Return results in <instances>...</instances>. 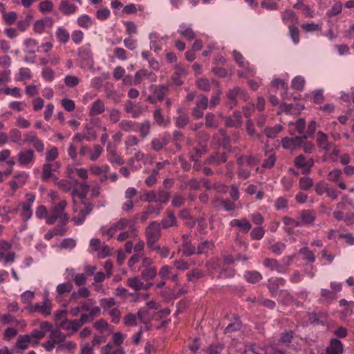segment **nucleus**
<instances>
[{
    "label": "nucleus",
    "instance_id": "nucleus-1",
    "mask_svg": "<svg viewBox=\"0 0 354 354\" xmlns=\"http://www.w3.org/2000/svg\"><path fill=\"white\" fill-rule=\"evenodd\" d=\"M67 202L65 200L60 201L55 204L46 218V223L48 225L54 224L59 221L62 225H66L69 221V216L65 212Z\"/></svg>",
    "mask_w": 354,
    "mask_h": 354
},
{
    "label": "nucleus",
    "instance_id": "nucleus-2",
    "mask_svg": "<svg viewBox=\"0 0 354 354\" xmlns=\"http://www.w3.org/2000/svg\"><path fill=\"white\" fill-rule=\"evenodd\" d=\"M92 209L93 206L88 202H84L83 203L77 204V203L75 201L73 210L75 212H79L80 215L73 218L72 220L76 225H82L84 223L86 216L92 211Z\"/></svg>",
    "mask_w": 354,
    "mask_h": 354
},
{
    "label": "nucleus",
    "instance_id": "nucleus-3",
    "mask_svg": "<svg viewBox=\"0 0 354 354\" xmlns=\"http://www.w3.org/2000/svg\"><path fill=\"white\" fill-rule=\"evenodd\" d=\"M53 310L52 301L48 298L47 295L44 297L41 304H35L30 306L29 310L31 313L38 312L44 317H48L51 315Z\"/></svg>",
    "mask_w": 354,
    "mask_h": 354
},
{
    "label": "nucleus",
    "instance_id": "nucleus-4",
    "mask_svg": "<svg viewBox=\"0 0 354 354\" xmlns=\"http://www.w3.org/2000/svg\"><path fill=\"white\" fill-rule=\"evenodd\" d=\"M146 243L158 241L161 236L160 224L153 221L145 229Z\"/></svg>",
    "mask_w": 354,
    "mask_h": 354
},
{
    "label": "nucleus",
    "instance_id": "nucleus-5",
    "mask_svg": "<svg viewBox=\"0 0 354 354\" xmlns=\"http://www.w3.org/2000/svg\"><path fill=\"white\" fill-rule=\"evenodd\" d=\"M169 199V192L162 189L157 192L150 191L145 193V201L149 203H167Z\"/></svg>",
    "mask_w": 354,
    "mask_h": 354
},
{
    "label": "nucleus",
    "instance_id": "nucleus-6",
    "mask_svg": "<svg viewBox=\"0 0 354 354\" xmlns=\"http://www.w3.org/2000/svg\"><path fill=\"white\" fill-rule=\"evenodd\" d=\"M18 162L23 167H30L35 162V155L33 149H25L21 150L18 154Z\"/></svg>",
    "mask_w": 354,
    "mask_h": 354
},
{
    "label": "nucleus",
    "instance_id": "nucleus-7",
    "mask_svg": "<svg viewBox=\"0 0 354 354\" xmlns=\"http://www.w3.org/2000/svg\"><path fill=\"white\" fill-rule=\"evenodd\" d=\"M23 142L32 145L37 153H41L44 151L45 146L44 142L37 137L34 131L27 132L24 135Z\"/></svg>",
    "mask_w": 354,
    "mask_h": 354
},
{
    "label": "nucleus",
    "instance_id": "nucleus-8",
    "mask_svg": "<svg viewBox=\"0 0 354 354\" xmlns=\"http://www.w3.org/2000/svg\"><path fill=\"white\" fill-rule=\"evenodd\" d=\"M26 201L20 204L19 207H21V216L25 221L29 220L32 215V206L35 201V196L32 194H26Z\"/></svg>",
    "mask_w": 354,
    "mask_h": 354
},
{
    "label": "nucleus",
    "instance_id": "nucleus-9",
    "mask_svg": "<svg viewBox=\"0 0 354 354\" xmlns=\"http://www.w3.org/2000/svg\"><path fill=\"white\" fill-rule=\"evenodd\" d=\"M106 157L107 160L112 165H122L124 163L123 158L118 154L116 146L111 143H108L106 145Z\"/></svg>",
    "mask_w": 354,
    "mask_h": 354
},
{
    "label": "nucleus",
    "instance_id": "nucleus-10",
    "mask_svg": "<svg viewBox=\"0 0 354 354\" xmlns=\"http://www.w3.org/2000/svg\"><path fill=\"white\" fill-rule=\"evenodd\" d=\"M294 162L295 165L297 168L302 169L304 174L310 173L315 163L313 158H307L301 154L295 158Z\"/></svg>",
    "mask_w": 354,
    "mask_h": 354
},
{
    "label": "nucleus",
    "instance_id": "nucleus-11",
    "mask_svg": "<svg viewBox=\"0 0 354 354\" xmlns=\"http://www.w3.org/2000/svg\"><path fill=\"white\" fill-rule=\"evenodd\" d=\"M308 136L304 135L302 136H296L294 138L286 137L281 140V145L283 148L286 149L294 150L299 147H301L303 140L306 139Z\"/></svg>",
    "mask_w": 354,
    "mask_h": 354
},
{
    "label": "nucleus",
    "instance_id": "nucleus-12",
    "mask_svg": "<svg viewBox=\"0 0 354 354\" xmlns=\"http://www.w3.org/2000/svg\"><path fill=\"white\" fill-rule=\"evenodd\" d=\"M89 170L93 175L100 176V183H104L108 179V174L110 167L108 165L99 166L98 165L94 164L90 166Z\"/></svg>",
    "mask_w": 354,
    "mask_h": 354
},
{
    "label": "nucleus",
    "instance_id": "nucleus-13",
    "mask_svg": "<svg viewBox=\"0 0 354 354\" xmlns=\"http://www.w3.org/2000/svg\"><path fill=\"white\" fill-rule=\"evenodd\" d=\"M227 97L230 102L227 103V106L232 109L236 104V100L241 98L245 100V95L244 91L240 87H234L232 89L229 90L227 93Z\"/></svg>",
    "mask_w": 354,
    "mask_h": 354
},
{
    "label": "nucleus",
    "instance_id": "nucleus-14",
    "mask_svg": "<svg viewBox=\"0 0 354 354\" xmlns=\"http://www.w3.org/2000/svg\"><path fill=\"white\" fill-rule=\"evenodd\" d=\"M298 216L301 226L313 225L316 218L315 212L309 209L300 211Z\"/></svg>",
    "mask_w": 354,
    "mask_h": 354
},
{
    "label": "nucleus",
    "instance_id": "nucleus-15",
    "mask_svg": "<svg viewBox=\"0 0 354 354\" xmlns=\"http://www.w3.org/2000/svg\"><path fill=\"white\" fill-rule=\"evenodd\" d=\"M143 78L148 79L151 82H156L157 77L152 72H150L146 69H141L136 73L133 80V84L135 85L140 84Z\"/></svg>",
    "mask_w": 354,
    "mask_h": 354
},
{
    "label": "nucleus",
    "instance_id": "nucleus-16",
    "mask_svg": "<svg viewBox=\"0 0 354 354\" xmlns=\"http://www.w3.org/2000/svg\"><path fill=\"white\" fill-rule=\"evenodd\" d=\"M317 145L319 149L326 152L328 151L333 147V144L329 142L328 136L320 131L317 132Z\"/></svg>",
    "mask_w": 354,
    "mask_h": 354
},
{
    "label": "nucleus",
    "instance_id": "nucleus-17",
    "mask_svg": "<svg viewBox=\"0 0 354 354\" xmlns=\"http://www.w3.org/2000/svg\"><path fill=\"white\" fill-rule=\"evenodd\" d=\"M223 118L227 127L239 128L242 125V117L239 111H235L232 116L223 117Z\"/></svg>",
    "mask_w": 354,
    "mask_h": 354
},
{
    "label": "nucleus",
    "instance_id": "nucleus-18",
    "mask_svg": "<svg viewBox=\"0 0 354 354\" xmlns=\"http://www.w3.org/2000/svg\"><path fill=\"white\" fill-rule=\"evenodd\" d=\"M230 225L239 228L243 233H248L252 228L250 222L246 218L233 219L230 221Z\"/></svg>",
    "mask_w": 354,
    "mask_h": 354
},
{
    "label": "nucleus",
    "instance_id": "nucleus-19",
    "mask_svg": "<svg viewBox=\"0 0 354 354\" xmlns=\"http://www.w3.org/2000/svg\"><path fill=\"white\" fill-rule=\"evenodd\" d=\"M263 265L266 268H268L271 271L284 274L283 266L281 265V263L275 259L266 258L263 261Z\"/></svg>",
    "mask_w": 354,
    "mask_h": 354
},
{
    "label": "nucleus",
    "instance_id": "nucleus-20",
    "mask_svg": "<svg viewBox=\"0 0 354 354\" xmlns=\"http://www.w3.org/2000/svg\"><path fill=\"white\" fill-rule=\"evenodd\" d=\"M77 186L81 189L80 192H77L76 189H74L71 193L73 197L75 196V194H77L80 198V203H83L84 202H86L85 199V196L88 192L89 186L86 182H78L77 180L74 181Z\"/></svg>",
    "mask_w": 354,
    "mask_h": 354
},
{
    "label": "nucleus",
    "instance_id": "nucleus-21",
    "mask_svg": "<svg viewBox=\"0 0 354 354\" xmlns=\"http://www.w3.org/2000/svg\"><path fill=\"white\" fill-rule=\"evenodd\" d=\"M187 71L181 66L176 65L175 66V72L174 73L171 79L174 83L177 86H181L184 81L183 79L187 76Z\"/></svg>",
    "mask_w": 354,
    "mask_h": 354
},
{
    "label": "nucleus",
    "instance_id": "nucleus-22",
    "mask_svg": "<svg viewBox=\"0 0 354 354\" xmlns=\"http://www.w3.org/2000/svg\"><path fill=\"white\" fill-rule=\"evenodd\" d=\"M54 24V20L51 17H46L43 19L37 20L33 25L35 32L37 33H42L46 26L51 27Z\"/></svg>",
    "mask_w": 354,
    "mask_h": 354
},
{
    "label": "nucleus",
    "instance_id": "nucleus-23",
    "mask_svg": "<svg viewBox=\"0 0 354 354\" xmlns=\"http://www.w3.org/2000/svg\"><path fill=\"white\" fill-rule=\"evenodd\" d=\"M104 111L105 104L104 102L100 99H97L91 104L88 113L90 116H95L103 113Z\"/></svg>",
    "mask_w": 354,
    "mask_h": 354
},
{
    "label": "nucleus",
    "instance_id": "nucleus-24",
    "mask_svg": "<svg viewBox=\"0 0 354 354\" xmlns=\"http://www.w3.org/2000/svg\"><path fill=\"white\" fill-rule=\"evenodd\" d=\"M233 57L235 62L241 66L245 68L248 71V74L253 75L254 73V68L250 66V64L245 61L243 55L238 52L237 50L233 51Z\"/></svg>",
    "mask_w": 354,
    "mask_h": 354
},
{
    "label": "nucleus",
    "instance_id": "nucleus-25",
    "mask_svg": "<svg viewBox=\"0 0 354 354\" xmlns=\"http://www.w3.org/2000/svg\"><path fill=\"white\" fill-rule=\"evenodd\" d=\"M15 180H11L8 183L10 187L14 190L22 187L28 179V175L25 173H19L15 175Z\"/></svg>",
    "mask_w": 354,
    "mask_h": 354
},
{
    "label": "nucleus",
    "instance_id": "nucleus-26",
    "mask_svg": "<svg viewBox=\"0 0 354 354\" xmlns=\"http://www.w3.org/2000/svg\"><path fill=\"white\" fill-rule=\"evenodd\" d=\"M343 351V344L337 339H332L326 348V354H342Z\"/></svg>",
    "mask_w": 354,
    "mask_h": 354
},
{
    "label": "nucleus",
    "instance_id": "nucleus-27",
    "mask_svg": "<svg viewBox=\"0 0 354 354\" xmlns=\"http://www.w3.org/2000/svg\"><path fill=\"white\" fill-rule=\"evenodd\" d=\"M286 280L281 277H272L268 281V288L272 295L277 293L279 287L283 286Z\"/></svg>",
    "mask_w": 354,
    "mask_h": 354
},
{
    "label": "nucleus",
    "instance_id": "nucleus-28",
    "mask_svg": "<svg viewBox=\"0 0 354 354\" xmlns=\"http://www.w3.org/2000/svg\"><path fill=\"white\" fill-rule=\"evenodd\" d=\"M59 10L65 15H71L77 12V7L71 3L68 0H61Z\"/></svg>",
    "mask_w": 354,
    "mask_h": 354
},
{
    "label": "nucleus",
    "instance_id": "nucleus-29",
    "mask_svg": "<svg viewBox=\"0 0 354 354\" xmlns=\"http://www.w3.org/2000/svg\"><path fill=\"white\" fill-rule=\"evenodd\" d=\"M94 328L100 334L104 335H109L112 332L111 326L104 319H100L94 324Z\"/></svg>",
    "mask_w": 354,
    "mask_h": 354
},
{
    "label": "nucleus",
    "instance_id": "nucleus-30",
    "mask_svg": "<svg viewBox=\"0 0 354 354\" xmlns=\"http://www.w3.org/2000/svg\"><path fill=\"white\" fill-rule=\"evenodd\" d=\"M178 32L189 40H192L196 37V35L191 26L186 24H181L179 26Z\"/></svg>",
    "mask_w": 354,
    "mask_h": 354
},
{
    "label": "nucleus",
    "instance_id": "nucleus-31",
    "mask_svg": "<svg viewBox=\"0 0 354 354\" xmlns=\"http://www.w3.org/2000/svg\"><path fill=\"white\" fill-rule=\"evenodd\" d=\"M66 271L70 273L75 284L77 286H81L86 284L87 278L86 275L84 273H77L73 268L66 269Z\"/></svg>",
    "mask_w": 354,
    "mask_h": 354
},
{
    "label": "nucleus",
    "instance_id": "nucleus-32",
    "mask_svg": "<svg viewBox=\"0 0 354 354\" xmlns=\"http://www.w3.org/2000/svg\"><path fill=\"white\" fill-rule=\"evenodd\" d=\"M237 162L240 166L252 167L258 165L259 159L252 156H244L239 157Z\"/></svg>",
    "mask_w": 354,
    "mask_h": 354
},
{
    "label": "nucleus",
    "instance_id": "nucleus-33",
    "mask_svg": "<svg viewBox=\"0 0 354 354\" xmlns=\"http://www.w3.org/2000/svg\"><path fill=\"white\" fill-rule=\"evenodd\" d=\"M100 354H125L122 347H114L111 343L103 346L100 349Z\"/></svg>",
    "mask_w": 354,
    "mask_h": 354
},
{
    "label": "nucleus",
    "instance_id": "nucleus-34",
    "mask_svg": "<svg viewBox=\"0 0 354 354\" xmlns=\"http://www.w3.org/2000/svg\"><path fill=\"white\" fill-rule=\"evenodd\" d=\"M32 344V340L28 334L20 335L15 344V347L20 350L27 349L29 344Z\"/></svg>",
    "mask_w": 354,
    "mask_h": 354
},
{
    "label": "nucleus",
    "instance_id": "nucleus-35",
    "mask_svg": "<svg viewBox=\"0 0 354 354\" xmlns=\"http://www.w3.org/2000/svg\"><path fill=\"white\" fill-rule=\"evenodd\" d=\"M149 89L153 92L159 100H162L168 91V86L166 85H151Z\"/></svg>",
    "mask_w": 354,
    "mask_h": 354
},
{
    "label": "nucleus",
    "instance_id": "nucleus-36",
    "mask_svg": "<svg viewBox=\"0 0 354 354\" xmlns=\"http://www.w3.org/2000/svg\"><path fill=\"white\" fill-rule=\"evenodd\" d=\"M136 128H138L140 136L142 138H145L151 131V123L149 120H145L142 122H137Z\"/></svg>",
    "mask_w": 354,
    "mask_h": 354
},
{
    "label": "nucleus",
    "instance_id": "nucleus-37",
    "mask_svg": "<svg viewBox=\"0 0 354 354\" xmlns=\"http://www.w3.org/2000/svg\"><path fill=\"white\" fill-rule=\"evenodd\" d=\"M214 248V243L212 241H205L200 243L197 246L196 254H207L209 250Z\"/></svg>",
    "mask_w": 354,
    "mask_h": 354
},
{
    "label": "nucleus",
    "instance_id": "nucleus-38",
    "mask_svg": "<svg viewBox=\"0 0 354 354\" xmlns=\"http://www.w3.org/2000/svg\"><path fill=\"white\" fill-rule=\"evenodd\" d=\"M181 251L185 257H190L196 254V248L191 241H185L183 243L178 252Z\"/></svg>",
    "mask_w": 354,
    "mask_h": 354
},
{
    "label": "nucleus",
    "instance_id": "nucleus-39",
    "mask_svg": "<svg viewBox=\"0 0 354 354\" xmlns=\"http://www.w3.org/2000/svg\"><path fill=\"white\" fill-rule=\"evenodd\" d=\"M115 230H122L127 227L129 230L131 229V226H134V223L131 219H128L126 218H120L117 223L112 225Z\"/></svg>",
    "mask_w": 354,
    "mask_h": 354
},
{
    "label": "nucleus",
    "instance_id": "nucleus-40",
    "mask_svg": "<svg viewBox=\"0 0 354 354\" xmlns=\"http://www.w3.org/2000/svg\"><path fill=\"white\" fill-rule=\"evenodd\" d=\"M161 225L164 229L177 225V218L174 214L169 212L167 216L162 219Z\"/></svg>",
    "mask_w": 354,
    "mask_h": 354
},
{
    "label": "nucleus",
    "instance_id": "nucleus-41",
    "mask_svg": "<svg viewBox=\"0 0 354 354\" xmlns=\"http://www.w3.org/2000/svg\"><path fill=\"white\" fill-rule=\"evenodd\" d=\"M59 326L64 330H72L74 332L78 330L80 328L77 319L70 320L67 319L63 320Z\"/></svg>",
    "mask_w": 354,
    "mask_h": 354
},
{
    "label": "nucleus",
    "instance_id": "nucleus-42",
    "mask_svg": "<svg viewBox=\"0 0 354 354\" xmlns=\"http://www.w3.org/2000/svg\"><path fill=\"white\" fill-rule=\"evenodd\" d=\"M226 161H227L226 154L223 153H216L214 156L209 157L206 160L205 163L210 164V165H218L221 163L225 162Z\"/></svg>",
    "mask_w": 354,
    "mask_h": 354
},
{
    "label": "nucleus",
    "instance_id": "nucleus-43",
    "mask_svg": "<svg viewBox=\"0 0 354 354\" xmlns=\"http://www.w3.org/2000/svg\"><path fill=\"white\" fill-rule=\"evenodd\" d=\"M57 41L62 44H66L70 38L69 32L62 26L58 27L55 32Z\"/></svg>",
    "mask_w": 354,
    "mask_h": 354
},
{
    "label": "nucleus",
    "instance_id": "nucleus-44",
    "mask_svg": "<svg viewBox=\"0 0 354 354\" xmlns=\"http://www.w3.org/2000/svg\"><path fill=\"white\" fill-rule=\"evenodd\" d=\"M9 138L12 142L16 143L19 146L26 144L23 142V140L21 139V133L17 129H10L9 131Z\"/></svg>",
    "mask_w": 354,
    "mask_h": 354
},
{
    "label": "nucleus",
    "instance_id": "nucleus-45",
    "mask_svg": "<svg viewBox=\"0 0 354 354\" xmlns=\"http://www.w3.org/2000/svg\"><path fill=\"white\" fill-rule=\"evenodd\" d=\"M28 335L32 340V344L37 346L39 344V341L46 336V334L39 329H34L30 334H28Z\"/></svg>",
    "mask_w": 354,
    "mask_h": 354
},
{
    "label": "nucleus",
    "instance_id": "nucleus-46",
    "mask_svg": "<svg viewBox=\"0 0 354 354\" xmlns=\"http://www.w3.org/2000/svg\"><path fill=\"white\" fill-rule=\"evenodd\" d=\"M136 236H137L136 228L135 227V226H131L130 230L125 231V232H120L117 236V240L118 241L122 242V241H124L128 239L129 238L136 237Z\"/></svg>",
    "mask_w": 354,
    "mask_h": 354
},
{
    "label": "nucleus",
    "instance_id": "nucleus-47",
    "mask_svg": "<svg viewBox=\"0 0 354 354\" xmlns=\"http://www.w3.org/2000/svg\"><path fill=\"white\" fill-rule=\"evenodd\" d=\"M77 23L79 26L87 30L92 25L93 19L88 15H82L77 18Z\"/></svg>",
    "mask_w": 354,
    "mask_h": 354
},
{
    "label": "nucleus",
    "instance_id": "nucleus-48",
    "mask_svg": "<svg viewBox=\"0 0 354 354\" xmlns=\"http://www.w3.org/2000/svg\"><path fill=\"white\" fill-rule=\"evenodd\" d=\"M157 269L156 267L142 269L141 270L140 276L142 279L145 281L152 280L157 275Z\"/></svg>",
    "mask_w": 354,
    "mask_h": 354
},
{
    "label": "nucleus",
    "instance_id": "nucleus-49",
    "mask_svg": "<svg viewBox=\"0 0 354 354\" xmlns=\"http://www.w3.org/2000/svg\"><path fill=\"white\" fill-rule=\"evenodd\" d=\"M136 122H133L131 120H122L120 122L118 126L124 131L131 132L136 130Z\"/></svg>",
    "mask_w": 354,
    "mask_h": 354
},
{
    "label": "nucleus",
    "instance_id": "nucleus-50",
    "mask_svg": "<svg viewBox=\"0 0 354 354\" xmlns=\"http://www.w3.org/2000/svg\"><path fill=\"white\" fill-rule=\"evenodd\" d=\"M55 171L53 165L49 162H46L42 166V180L44 181L48 180L53 175V171Z\"/></svg>",
    "mask_w": 354,
    "mask_h": 354
},
{
    "label": "nucleus",
    "instance_id": "nucleus-51",
    "mask_svg": "<svg viewBox=\"0 0 354 354\" xmlns=\"http://www.w3.org/2000/svg\"><path fill=\"white\" fill-rule=\"evenodd\" d=\"M244 277L245 279L250 283H257L262 279V275L260 272L253 270V271H247Z\"/></svg>",
    "mask_w": 354,
    "mask_h": 354
},
{
    "label": "nucleus",
    "instance_id": "nucleus-52",
    "mask_svg": "<svg viewBox=\"0 0 354 354\" xmlns=\"http://www.w3.org/2000/svg\"><path fill=\"white\" fill-rule=\"evenodd\" d=\"M127 283L130 288L136 291H140L142 290V281L138 277L129 278L127 280Z\"/></svg>",
    "mask_w": 354,
    "mask_h": 354
},
{
    "label": "nucleus",
    "instance_id": "nucleus-53",
    "mask_svg": "<svg viewBox=\"0 0 354 354\" xmlns=\"http://www.w3.org/2000/svg\"><path fill=\"white\" fill-rule=\"evenodd\" d=\"M283 127L280 124L275 125L272 127H266L264 129V133L269 138H275L278 133L282 130Z\"/></svg>",
    "mask_w": 354,
    "mask_h": 354
},
{
    "label": "nucleus",
    "instance_id": "nucleus-54",
    "mask_svg": "<svg viewBox=\"0 0 354 354\" xmlns=\"http://www.w3.org/2000/svg\"><path fill=\"white\" fill-rule=\"evenodd\" d=\"M104 149L102 147L99 145H95L93 146V150L90 149L88 153V158L91 161H96L99 157L102 155Z\"/></svg>",
    "mask_w": 354,
    "mask_h": 354
},
{
    "label": "nucleus",
    "instance_id": "nucleus-55",
    "mask_svg": "<svg viewBox=\"0 0 354 354\" xmlns=\"http://www.w3.org/2000/svg\"><path fill=\"white\" fill-rule=\"evenodd\" d=\"M68 172L71 174H75L79 178L86 180L88 177V171L85 168H77V167H72L68 169Z\"/></svg>",
    "mask_w": 354,
    "mask_h": 354
},
{
    "label": "nucleus",
    "instance_id": "nucleus-56",
    "mask_svg": "<svg viewBox=\"0 0 354 354\" xmlns=\"http://www.w3.org/2000/svg\"><path fill=\"white\" fill-rule=\"evenodd\" d=\"M299 188L302 190H308L313 186V180L308 176H304L299 178Z\"/></svg>",
    "mask_w": 354,
    "mask_h": 354
},
{
    "label": "nucleus",
    "instance_id": "nucleus-57",
    "mask_svg": "<svg viewBox=\"0 0 354 354\" xmlns=\"http://www.w3.org/2000/svg\"><path fill=\"white\" fill-rule=\"evenodd\" d=\"M73 288V286L71 282L59 283L56 288V292L58 295H62L66 292H71Z\"/></svg>",
    "mask_w": 354,
    "mask_h": 354
},
{
    "label": "nucleus",
    "instance_id": "nucleus-58",
    "mask_svg": "<svg viewBox=\"0 0 354 354\" xmlns=\"http://www.w3.org/2000/svg\"><path fill=\"white\" fill-rule=\"evenodd\" d=\"M138 317L145 324L149 322L152 319V315L149 313L147 308H140L138 312Z\"/></svg>",
    "mask_w": 354,
    "mask_h": 354
},
{
    "label": "nucleus",
    "instance_id": "nucleus-59",
    "mask_svg": "<svg viewBox=\"0 0 354 354\" xmlns=\"http://www.w3.org/2000/svg\"><path fill=\"white\" fill-rule=\"evenodd\" d=\"M198 88L203 91L209 92L211 90V85L209 80L201 77L196 80V82Z\"/></svg>",
    "mask_w": 354,
    "mask_h": 354
},
{
    "label": "nucleus",
    "instance_id": "nucleus-60",
    "mask_svg": "<svg viewBox=\"0 0 354 354\" xmlns=\"http://www.w3.org/2000/svg\"><path fill=\"white\" fill-rule=\"evenodd\" d=\"M265 232L266 230L263 227H257L252 230L250 232V236L252 239L259 241L263 239L265 234Z\"/></svg>",
    "mask_w": 354,
    "mask_h": 354
},
{
    "label": "nucleus",
    "instance_id": "nucleus-61",
    "mask_svg": "<svg viewBox=\"0 0 354 354\" xmlns=\"http://www.w3.org/2000/svg\"><path fill=\"white\" fill-rule=\"evenodd\" d=\"M266 351L263 348L256 344L246 346L244 354H266Z\"/></svg>",
    "mask_w": 354,
    "mask_h": 354
},
{
    "label": "nucleus",
    "instance_id": "nucleus-62",
    "mask_svg": "<svg viewBox=\"0 0 354 354\" xmlns=\"http://www.w3.org/2000/svg\"><path fill=\"white\" fill-rule=\"evenodd\" d=\"M342 10V3L341 2H335L331 7L330 9H329L327 12L326 15L328 17H332L334 16H336L341 13Z\"/></svg>",
    "mask_w": 354,
    "mask_h": 354
},
{
    "label": "nucleus",
    "instance_id": "nucleus-63",
    "mask_svg": "<svg viewBox=\"0 0 354 354\" xmlns=\"http://www.w3.org/2000/svg\"><path fill=\"white\" fill-rule=\"evenodd\" d=\"M286 245L282 242H277L272 244L269 250L274 254L281 255L285 250Z\"/></svg>",
    "mask_w": 354,
    "mask_h": 354
},
{
    "label": "nucleus",
    "instance_id": "nucleus-64",
    "mask_svg": "<svg viewBox=\"0 0 354 354\" xmlns=\"http://www.w3.org/2000/svg\"><path fill=\"white\" fill-rule=\"evenodd\" d=\"M139 140L134 135H129L124 140V146L127 150L130 149L131 147L138 145Z\"/></svg>",
    "mask_w": 354,
    "mask_h": 354
}]
</instances>
